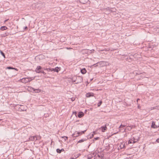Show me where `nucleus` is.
<instances>
[{
  "instance_id": "nucleus-21",
  "label": "nucleus",
  "mask_w": 159,
  "mask_h": 159,
  "mask_svg": "<svg viewBox=\"0 0 159 159\" xmlns=\"http://www.w3.org/2000/svg\"><path fill=\"white\" fill-rule=\"evenodd\" d=\"M93 157V155L91 154H89L88 155L87 158V159H91V158Z\"/></svg>"
},
{
  "instance_id": "nucleus-16",
  "label": "nucleus",
  "mask_w": 159,
  "mask_h": 159,
  "mask_svg": "<svg viewBox=\"0 0 159 159\" xmlns=\"http://www.w3.org/2000/svg\"><path fill=\"white\" fill-rule=\"evenodd\" d=\"M6 69H8L9 70L13 69V70H18L16 68L13 67H11V66L7 67L6 68Z\"/></svg>"
},
{
  "instance_id": "nucleus-25",
  "label": "nucleus",
  "mask_w": 159,
  "mask_h": 159,
  "mask_svg": "<svg viewBox=\"0 0 159 159\" xmlns=\"http://www.w3.org/2000/svg\"><path fill=\"white\" fill-rule=\"evenodd\" d=\"M0 52L2 56L4 57V58H5L6 57H5V56L4 53L1 50H0Z\"/></svg>"
},
{
  "instance_id": "nucleus-6",
  "label": "nucleus",
  "mask_w": 159,
  "mask_h": 159,
  "mask_svg": "<svg viewBox=\"0 0 159 159\" xmlns=\"http://www.w3.org/2000/svg\"><path fill=\"white\" fill-rule=\"evenodd\" d=\"M29 139L30 140L34 141H36L38 139L37 137L35 136H30L29 138Z\"/></svg>"
},
{
  "instance_id": "nucleus-22",
  "label": "nucleus",
  "mask_w": 159,
  "mask_h": 159,
  "mask_svg": "<svg viewBox=\"0 0 159 159\" xmlns=\"http://www.w3.org/2000/svg\"><path fill=\"white\" fill-rule=\"evenodd\" d=\"M102 62V63L103 64V65H108V63L107 62H106V61H102L101 62Z\"/></svg>"
},
{
  "instance_id": "nucleus-8",
  "label": "nucleus",
  "mask_w": 159,
  "mask_h": 159,
  "mask_svg": "<svg viewBox=\"0 0 159 159\" xmlns=\"http://www.w3.org/2000/svg\"><path fill=\"white\" fill-rule=\"evenodd\" d=\"M94 94L93 93H86V96L87 97H93Z\"/></svg>"
},
{
  "instance_id": "nucleus-44",
  "label": "nucleus",
  "mask_w": 159,
  "mask_h": 159,
  "mask_svg": "<svg viewBox=\"0 0 159 159\" xmlns=\"http://www.w3.org/2000/svg\"><path fill=\"white\" fill-rule=\"evenodd\" d=\"M43 68V70H46V68Z\"/></svg>"
},
{
  "instance_id": "nucleus-41",
  "label": "nucleus",
  "mask_w": 159,
  "mask_h": 159,
  "mask_svg": "<svg viewBox=\"0 0 159 159\" xmlns=\"http://www.w3.org/2000/svg\"><path fill=\"white\" fill-rule=\"evenodd\" d=\"M41 73H42L44 75H45L46 74V73L44 72L43 71Z\"/></svg>"
},
{
  "instance_id": "nucleus-50",
  "label": "nucleus",
  "mask_w": 159,
  "mask_h": 159,
  "mask_svg": "<svg viewBox=\"0 0 159 159\" xmlns=\"http://www.w3.org/2000/svg\"><path fill=\"white\" fill-rule=\"evenodd\" d=\"M75 114H76V112H75Z\"/></svg>"
},
{
  "instance_id": "nucleus-43",
  "label": "nucleus",
  "mask_w": 159,
  "mask_h": 159,
  "mask_svg": "<svg viewBox=\"0 0 159 159\" xmlns=\"http://www.w3.org/2000/svg\"><path fill=\"white\" fill-rule=\"evenodd\" d=\"M8 20V19H7V20H5V21H4V22H6V21H7Z\"/></svg>"
},
{
  "instance_id": "nucleus-24",
  "label": "nucleus",
  "mask_w": 159,
  "mask_h": 159,
  "mask_svg": "<svg viewBox=\"0 0 159 159\" xmlns=\"http://www.w3.org/2000/svg\"><path fill=\"white\" fill-rule=\"evenodd\" d=\"M133 143H135L136 142H137L139 140L138 139H135L134 137L133 138Z\"/></svg>"
},
{
  "instance_id": "nucleus-11",
  "label": "nucleus",
  "mask_w": 159,
  "mask_h": 159,
  "mask_svg": "<svg viewBox=\"0 0 159 159\" xmlns=\"http://www.w3.org/2000/svg\"><path fill=\"white\" fill-rule=\"evenodd\" d=\"M101 129L102 131L103 132H104L107 130V128L106 127V126H103L101 127Z\"/></svg>"
},
{
  "instance_id": "nucleus-4",
  "label": "nucleus",
  "mask_w": 159,
  "mask_h": 159,
  "mask_svg": "<svg viewBox=\"0 0 159 159\" xmlns=\"http://www.w3.org/2000/svg\"><path fill=\"white\" fill-rule=\"evenodd\" d=\"M125 143L124 142L120 143L118 144V150L123 148L125 149Z\"/></svg>"
},
{
  "instance_id": "nucleus-19",
  "label": "nucleus",
  "mask_w": 159,
  "mask_h": 159,
  "mask_svg": "<svg viewBox=\"0 0 159 159\" xmlns=\"http://www.w3.org/2000/svg\"><path fill=\"white\" fill-rule=\"evenodd\" d=\"M88 0H80V2L83 4H85L87 2Z\"/></svg>"
},
{
  "instance_id": "nucleus-51",
  "label": "nucleus",
  "mask_w": 159,
  "mask_h": 159,
  "mask_svg": "<svg viewBox=\"0 0 159 159\" xmlns=\"http://www.w3.org/2000/svg\"><path fill=\"white\" fill-rule=\"evenodd\" d=\"M158 110H159V108H158Z\"/></svg>"
},
{
  "instance_id": "nucleus-32",
  "label": "nucleus",
  "mask_w": 159,
  "mask_h": 159,
  "mask_svg": "<svg viewBox=\"0 0 159 159\" xmlns=\"http://www.w3.org/2000/svg\"><path fill=\"white\" fill-rule=\"evenodd\" d=\"M62 138H64V140L65 141H66V140H67L68 139V137L66 136H63V137H62Z\"/></svg>"
},
{
  "instance_id": "nucleus-33",
  "label": "nucleus",
  "mask_w": 159,
  "mask_h": 159,
  "mask_svg": "<svg viewBox=\"0 0 159 159\" xmlns=\"http://www.w3.org/2000/svg\"><path fill=\"white\" fill-rule=\"evenodd\" d=\"M99 139V138L98 137H97L96 138H95L93 139V141L96 140H98Z\"/></svg>"
},
{
  "instance_id": "nucleus-17",
  "label": "nucleus",
  "mask_w": 159,
  "mask_h": 159,
  "mask_svg": "<svg viewBox=\"0 0 159 159\" xmlns=\"http://www.w3.org/2000/svg\"><path fill=\"white\" fill-rule=\"evenodd\" d=\"M64 151V149L63 148L61 149H57L56 150V151L58 153H61L62 151Z\"/></svg>"
},
{
  "instance_id": "nucleus-42",
  "label": "nucleus",
  "mask_w": 159,
  "mask_h": 159,
  "mask_svg": "<svg viewBox=\"0 0 159 159\" xmlns=\"http://www.w3.org/2000/svg\"><path fill=\"white\" fill-rule=\"evenodd\" d=\"M72 81L74 82V80H75V78H73L72 79Z\"/></svg>"
},
{
  "instance_id": "nucleus-20",
  "label": "nucleus",
  "mask_w": 159,
  "mask_h": 159,
  "mask_svg": "<svg viewBox=\"0 0 159 159\" xmlns=\"http://www.w3.org/2000/svg\"><path fill=\"white\" fill-rule=\"evenodd\" d=\"M86 140V139H82L81 140H79L78 142V143H81Z\"/></svg>"
},
{
  "instance_id": "nucleus-47",
  "label": "nucleus",
  "mask_w": 159,
  "mask_h": 159,
  "mask_svg": "<svg viewBox=\"0 0 159 159\" xmlns=\"http://www.w3.org/2000/svg\"><path fill=\"white\" fill-rule=\"evenodd\" d=\"M124 159H129V158H128V157H126V158H124Z\"/></svg>"
},
{
  "instance_id": "nucleus-31",
  "label": "nucleus",
  "mask_w": 159,
  "mask_h": 159,
  "mask_svg": "<svg viewBox=\"0 0 159 159\" xmlns=\"http://www.w3.org/2000/svg\"><path fill=\"white\" fill-rule=\"evenodd\" d=\"M127 129L129 130H130L132 129L130 125L127 126Z\"/></svg>"
},
{
  "instance_id": "nucleus-10",
  "label": "nucleus",
  "mask_w": 159,
  "mask_h": 159,
  "mask_svg": "<svg viewBox=\"0 0 159 159\" xmlns=\"http://www.w3.org/2000/svg\"><path fill=\"white\" fill-rule=\"evenodd\" d=\"M84 115V113L82 112H80L78 114V116L79 118H81Z\"/></svg>"
},
{
  "instance_id": "nucleus-28",
  "label": "nucleus",
  "mask_w": 159,
  "mask_h": 159,
  "mask_svg": "<svg viewBox=\"0 0 159 159\" xmlns=\"http://www.w3.org/2000/svg\"><path fill=\"white\" fill-rule=\"evenodd\" d=\"M102 103V101H100L97 104V106L98 107H99L100 105H101Z\"/></svg>"
},
{
  "instance_id": "nucleus-1",
  "label": "nucleus",
  "mask_w": 159,
  "mask_h": 159,
  "mask_svg": "<svg viewBox=\"0 0 159 159\" xmlns=\"http://www.w3.org/2000/svg\"><path fill=\"white\" fill-rule=\"evenodd\" d=\"M83 80V77L80 76H77L75 78V80H74V82H75V84H78L82 82Z\"/></svg>"
},
{
  "instance_id": "nucleus-3",
  "label": "nucleus",
  "mask_w": 159,
  "mask_h": 159,
  "mask_svg": "<svg viewBox=\"0 0 159 159\" xmlns=\"http://www.w3.org/2000/svg\"><path fill=\"white\" fill-rule=\"evenodd\" d=\"M21 82L24 83H26L28 82H30L32 80L30 78H22L20 80Z\"/></svg>"
},
{
  "instance_id": "nucleus-46",
  "label": "nucleus",
  "mask_w": 159,
  "mask_h": 159,
  "mask_svg": "<svg viewBox=\"0 0 159 159\" xmlns=\"http://www.w3.org/2000/svg\"><path fill=\"white\" fill-rule=\"evenodd\" d=\"M93 155H94V156H96V155H95V154H94V153H93Z\"/></svg>"
},
{
  "instance_id": "nucleus-34",
  "label": "nucleus",
  "mask_w": 159,
  "mask_h": 159,
  "mask_svg": "<svg viewBox=\"0 0 159 159\" xmlns=\"http://www.w3.org/2000/svg\"><path fill=\"white\" fill-rule=\"evenodd\" d=\"M94 51V50L93 49L92 50H90L89 51H88V52H89V53H92L93 52V51Z\"/></svg>"
},
{
  "instance_id": "nucleus-26",
  "label": "nucleus",
  "mask_w": 159,
  "mask_h": 159,
  "mask_svg": "<svg viewBox=\"0 0 159 159\" xmlns=\"http://www.w3.org/2000/svg\"><path fill=\"white\" fill-rule=\"evenodd\" d=\"M86 129L85 130H84V131H82L80 132H79V134H80V135H82V134H84L85 132L86 131Z\"/></svg>"
},
{
  "instance_id": "nucleus-48",
  "label": "nucleus",
  "mask_w": 159,
  "mask_h": 159,
  "mask_svg": "<svg viewBox=\"0 0 159 159\" xmlns=\"http://www.w3.org/2000/svg\"><path fill=\"white\" fill-rule=\"evenodd\" d=\"M96 65V66H97V65H96V64H94V65H94H94Z\"/></svg>"
},
{
  "instance_id": "nucleus-13",
  "label": "nucleus",
  "mask_w": 159,
  "mask_h": 159,
  "mask_svg": "<svg viewBox=\"0 0 159 159\" xmlns=\"http://www.w3.org/2000/svg\"><path fill=\"white\" fill-rule=\"evenodd\" d=\"M52 71L54 72H58L60 70V68L57 67L55 68H52Z\"/></svg>"
},
{
  "instance_id": "nucleus-35",
  "label": "nucleus",
  "mask_w": 159,
  "mask_h": 159,
  "mask_svg": "<svg viewBox=\"0 0 159 159\" xmlns=\"http://www.w3.org/2000/svg\"><path fill=\"white\" fill-rule=\"evenodd\" d=\"M94 133H95V132H93V134H92V135H91V136L90 137V138L93 137L94 135Z\"/></svg>"
},
{
  "instance_id": "nucleus-15",
  "label": "nucleus",
  "mask_w": 159,
  "mask_h": 159,
  "mask_svg": "<svg viewBox=\"0 0 159 159\" xmlns=\"http://www.w3.org/2000/svg\"><path fill=\"white\" fill-rule=\"evenodd\" d=\"M8 34H9L8 33L5 32V33H3V34H1V37H6V36H7Z\"/></svg>"
},
{
  "instance_id": "nucleus-12",
  "label": "nucleus",
  "mask_w": 159,
  "mask_h": 159,
  "mask_svg": "<svg viewBox=\"0 0 159 159\" xmlns=\"http://www.w3.org/2000/svg\"><path fill=\"white\" fill-rule=\"evenodd\" d=\"M103 156L101 154L100 155L98 154L97 155L96 158V159H100L103 157Z\"/></svg>"
},
{
  "instance_id": "nucleus-27",
  "label": "nucleus",
  "mask_w": 159,
  "mask_h": 159,
  "mask_svg": "<svg viewBox=\"0 0 159 159\" xmlns=\"http://www.w3.org/2000/svg\"><path fill=\"white\" fill-rule=\"evenodd\" d=\"M133 138H132L129 141L128 143H133Z\"/></svg>"
},
{
  "instance_id": "nucleus-2",
  "label": "nucleus",
  "mask_w": 159,
  "mask_h": 159,
  "mask_svg": "<svg viewBox=\"0 0 159 159\" xmlns=\"http://www.w3.org/2000/svg\"><path fill=\"white\" fill-rule=\"evenodd\" d=\"M29 89L33 93H39L40 92L41 90L39 89H35L31 87H29Z\"/></svg>"
},
{
  "instance_id": "nucleus-36",
  "label": "nucleus",
  "mask_w": 159,
  "mask_h": 159,
  "mask_svg": "<svg viewBox=\"0 0 159 159\" xmlns=\"http://www.w3.org/2000/svg\"><path fill=\"white\" fill-rule=\"evenodd\" d=\"M130 126L131 127L132 129V128H135V125H130Z\"/></svg>"
},
{
  "instance_id": "nucleus-14",
  "label": "nucleus",
  "mask_w": 159,
  "mask_h": 159,
  "mask_svg": "<svg viewBox=\"0 0 159 159\" xmlns=\"http://www.w3.org/2000/svg\"><path fill=\"white\" fill-rule=\"evenodd\" d=\"M81 72L83 74H84L86 72V70L85 68H83L81 70Z\"/></svg>"
},
{
  "instance_id": "nucleus-30",
  "label": "nucleus",
  "mask_w": 159,
  "mask_h": 159,
  "mask_svg": "<svg viewBox=\"0 0 159 159\" xmlns=\"http://www.w3.org/2000/svg\"><path fill=\"white\" fill-rule=\"evenodd\" d=\"M157 107L156 106V107H152L151 108V110H154V109H157V110H158V108H157Z\"/></svg>"
},
{
  "instance_id": "nucleus-45",
  "label": "nucleus",
  "mask_w": 159,
  "mask_h": 159,
  "mask_svg": "<svg viewBox=\"0 0 159 159\" xmlns=\"http://www.w3.org/2000/svg\"><path fill=\"white\" fill-rule=\"evenodd\" d=\"M139 100H140V99L139 98H138L137 99V102H138V101H139Z\"/></svg>"
},
{
  "instance_id": "nucleus-9",
  "label": "nucleus",
  "mask_w": 159,
  "mask_h": 159,
  "mask_svg": "<svg viewBox=\"0 0 159 159\" xmlns=\"http://www.w3.org/2000/svg\"><path fill=\"white\" fill-rule=\"evenodd\" d=\"M151 127L153 128H156L157 127V126L155 125V123L152 121V123Z\"/></svg>"
},
{
  "instance_id": "nucleus-23",
  "label": "nucleus",
  "mask_w": 159,
  "mask_h": 159,
  "mask_svg": "<svg viewBox=\"0 0 159 159\" xmlns=\"http://www.w3.org/2000/svg\"><path fill=\"white\" fill-rule=\"evenodd\" d=\"M126 125H127V124H121V125L119 126V128H120V127H123L125 126Z\"/></svg>"
},
{
  "instance_id": "nucleus-39",
  "label": "nucleus",
  "mask_w": 159,
  "mask_h": 159,
  "mask_svg": "<svg viewBox=\"0 0 159 159\" xmlns=\"http://www.w3.org/2000/svg\"><path fill=\"white\" fill-rule=\"evenodd\" d=\"M109 125V124L108 123H106V124L105 125V126H106L107 127V126Z\"/></svg>"
},
{
  "instance_id": "nucleus-18",
  "label": "nucleus",
  "mask_w": 159,
  "mask_h": 159,
  "mask_svg": "<svg viewBox=\"0 0 159 159\" xmlns=\"http://www.w3.org/2000/svg\"><path fill=\"white\" fill-rule=\"evenodd\" d=\"M7 29V28L6 26H2L0 28V30L3 31L6 30Z\"/></svg>"
},
{
  "instance_id": "nucleus-49",
  "label": "nucleus",
  "mask_w": 159,
  "mask_h": 159,
  "mask_svg": "<svg viewBox=\"0 0 159 159\" xmlns=\"http://www.w3.org/2000/svg\"><path fill=\"white\" fill-rule=\"evenodd\" d=\"M2 120V119H0V121Z\"/></svg>"
},
{
  "instance_id": "nucleus-40",
  "label": "nucleus",
  "mask_w": 159,
  "mask_h": 159,
  "mask_svg": "<svg viewBox=\"0 0 159 159\" xmlns=\"http://www.w3.org/2000/svg\"><path fill=\"white\" fill-rule=\"evenodd\" d=\"M156 141L157 143H159V138L156 140Z\"/></svg>"
},
{
  "instance_id": "nucleus-7",
  "label": "nucleus",
  "mask_w": 159,
  "mask_h": 159,
  "mask_svg": "<svg viewBox=\"0 0 159 159\" xmlns=\"http://www.w3.org/2000/svg\"><path fill=\"white\" fill-rule=\"evenodd\" d=\"M80 135V134H79V132H77V131L75 132L72 134V136L73 137H77Z\"/></svg>"
},
{
  "instance_id": "nucleus-38",
  "label": "nucleus",
  "mask_w": 159,
  "mask_h": 159,
  "mask_svg": "<svg viewBox=\"0 0 159 159\" xmlns=\"http://www.w3.org/2000/svg\"><path fill=\"white\" fill-rule=\"evenodd\" d=\"M136 75H140V74H142V73H140V72H139H139H138V73H136Z\"/></svg>"
},
{
  "instance_id": "nucleus-37",
  "label": "nucleus",
  "mask_w": 159,
  "mask_h": 159,
  "mask_svg": "<svg viewBox=\"0 0 159 159\" xmlns=\"http://www.w3.org/2000/svg\"><path fill=\"white\" fill-rule=\"evenodd\" d=\"M28 29V27L27 26H25L24 28V30H25L27 29Z\"/></svg>"
},
{
  "instance_id": "nucleus-5",
  "label": "nucleus",
  "mask_w": 159,
  "mask_h": 159,
  "mask_svg": "<svg viewBox=\"0 0 159 159\" xmlns=\"http://www.w3.org/2000/svg\"><path fill=\"white\" fill-rule=\"evenodd\" d=\"M35 72L37 73H41L43 70V68L40 66H38L35 70Z\"/></svg>"
},
{
  "instance_id": "nucleus-29",
  "label": "nucleus",
  "mask_w": 159,
  "mask_h": 159,
  "mask_svg": "<svg viewBox=\"0 0 159 159\" xmlns=\"http://www.w3.org/2000/svg\"><path fill=\"white\" fill-rule=\"evenodd\" d=\"M46 70H47L48 71H52V68H46Z\"/></svg>"
}]
</instances>
